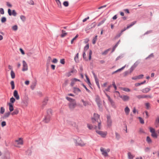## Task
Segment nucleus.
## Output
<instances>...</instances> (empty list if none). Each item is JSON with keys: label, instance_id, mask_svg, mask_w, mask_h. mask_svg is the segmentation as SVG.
<instances>
[{"label": "nucleus", "instance_id": "1", "mask_svg": "<svg viewBox=\"0 0 159 159\" xmlns=\"http://www.w3.org/2000/svg\"><path fill=\"white\" fill-rule=\"evenodd\" d=\"M73 139L74 142L76 145L81 147L85 146L86 143L79 137L75 136H73Z\"/></svg>", "mask_w": 159, "mask_h": 159}, {"label": "nucleus", "instance_id": "2", "mask_svg": "<svg viewBox=\"0 0 159 159\" xmlns=\"http://www.w3.org/2000/svg\"><path fill=\"white\" fill-rule=\"evenodd\" d=\"M92 122L95 123L98 125V128L100 129L101 128V121L99 119V116L97 114H94L93 117L92 118Z\"/></svg>", "mask_w": 159, "mask_h": 159}, {"label": "nucleus", "instance_id": "3", "mask_svg": "<svg viewBox=\"0 0 159 159\" xmlns=\"http://www.w3.org/2000/svg\"><path fill=\"white\" fill-rule=\"evenodd\" d=\"M52 110L51 109H48L47 111V114L45 116L43 121L45 123H48L51 119L52 113Z\"/></svg>", "mask_w": 159, "mask_h": 159}, {"label": "nucleus", "instance_id": "4", "mask_svg": "<svg viewBox=\"0 0 159 159\" xmlns=\"http://www.w3.org/2000/svg\"><path fill=\"white\" fill-rule=\"evenodd\" d=\"M100 151L101 152L102 154L104 157H108V153L110 151L109 148L106 149L103 147H101L100 148Z\"/></svg>", "mask_w": 159, "mask_h": 159}, {"label": "nucleus", "instance_id": "5", "mask_svg": "<svg viewBox=\"0 0 159 159\" xmlns=\"http://www.w3.org/2000/svg\"><path fill=\"white\" fill-rule=\"evenodd\" d=\"M23 139L21 138H19L18 139L15 141V146L17 147H20V145H23Z\"/></svg>", "mask_w": 159, "mask_h": 159}, {"label": "nucleus", "instance_id": "6", "mask_svg": "<svg viewBox=\"0 0 159 159\" xmlns=\"http://www.w3.org/2000/svg\"><path fill=\"white\" fill-rule=\"evenodd\" d=\"M97 127L96 126V132L99 135H101L102 137H105L107 134V132H103L102 131H99L97 130Z\"/></svg>", "mask_w": 159, "mask_h": 159}, {"label": "nucleus", "instance_id": "7", "mask_svg": "<svg viewBox=\"0 0 159 159\" xmlns=\"http://www.w3.org/2000/svg\"><path fill=\"white\" fill-rule=\"evenodd\" d=\"M76 103L75 101L70 102L69 104V107L71 109L73 110L76 107Z\"/></svg>", "mask_w": 159, "mask_h": 159}, {"label": "nucleus", "instance_id": "8", "mask_svg": "<svg viewBox=\"0 0 159 159\" xmlns=\"http://www.w3.org/2000/svg\"><path fill=\"white\" fill-rule=\"evenodd\" d=\"M119 97L124 101H129V97L127 95H120Z\"/></svg>", "mask_w": 159, "mask_h": 159}, {"label": "nucleus", "instance_id": "9", "mask_svg": "<svg viewBox=\"0 0 159 159\" xmlns=\"http://www.w3.org/2000/svg\"><path fill=\"white\" fill-rule=\"evenodd\" d=\"M8 12L9 16H11L13 15L14 16H16L17 15V13L15 10H13L12 12H11V11L10 9H9L8 10Z\"/></svg>", "mask_w": 159, "mask_h": 159}, {"label": "nucleus", "instance_id": "10", "mask_svg": "<svg viewBox=\"0 0 159 159\" xmlns=\"http://www.w3.org/2000/svg\"><path fill=\"white\" fill-rule=\"evenodd\" d=\"M23 68L22 70L23 71H25L28 70V66L25 62L23 61Z\"/></svg>", "mask_w": 159, "mask_h": 159}, {"label": "nucleus", "instance_id": "11", "mask_svg": "<svg viewBox=\"0 0 159 159\" xmlns=\"http://www.w3.org/2000/svg\"><path fill=\"white\" fill-rule=\"evenodd\" d=\"M13 96L16 100H18L20 99V97L17 90H14L13 93Z\"/></svg>", "mask_w": 159, "mask_h": 159}, {"label": "nucleus", "instance_id": "12", "mask_svg": "<svg viewBox=\"0 0 159 159\" xmlns=\"http://www.w3.org/2000/svg\"><path fill=\"white\" fill-rule=\"evenodd\" d=\"M71 80L70 85L71 86H73L76 82L80 81L79 80L76 78L72 79Z\"/></svg>", "mask_w": 159, "mask_h": 159}, {"label": "nucleus", "instance_id": "13", "mask_svg": "<svg viewBox=\"0 0 159 159\" xmlns=\"http://www.w3.org/2000/svg\"><path fill=\"white\" fill-rule=\"evenodd\" d=\"M77 71L75 70H73L70 72H68L66 74V75L67 77H69L71 76L72 74H75L76 73Z\"/></svg>", "mask_w": 159, "mask_h": 159}, {"label": "nucleus", "instance_id": "14", "mask_svg": "<svg viewBox=\"0 0 159 159\" xmlns=\"http://www.w3.org/2000/svg\"><path fill=\"white\" fill-rule=\"evenodd\" d=\"M107 125L109 127H110L112 125V121L110 117L109 116H107Z\"/></svg>", "mask_w": 159, "mask_h": 159}, {"label": "nucleus", "instance_id": "15", "mask_svg": "<svg viewBox=\"0 0 159 159\" xmlns=\"http://www.w3.org/2000/svg\"><path fill=\"white\" fill-rule=\"evenodd\" d=\"M143 75H140L137 76H136L134 77H133L132 79L133 80H136L137 79H142L143 77Z\"/></svg>", "mask_w": 159, "mask_h": 159}, {"label": "nucleus", "instance_id": "16", "mask_svg": "<svg viewBox=\"0 0 159 159\" xmlns=\"http://www.w3.org/2000/svg\"><path fill=\"white\" fill-rule=\"evenodd\" d=\"M124 111L126 115H128L130 112V109L127 106L126 107Z\"/></svg>", "mask_w": 159, "mask_h": 159}, {"label": "nucleus", "instance_id": "17", "mask_svg": "<svg viewBox=\"0 0 159 159\" xmlns=\"http://www.w3.org/2000/svg\"><path fill=\"white\" fill-rule=\"evenodd\" d=\"M10 154L9 153H7L5 154L3 159H10Z\"/></svg>", "mask_w": 159, "mask_h": 159}, {"label": "nucleus", "instance_id": "18", "mask_svg": "<svg viewBox=\"0 0 159 159\" xmlns=\"http://www.w3.org/2000/svg\"><path fill=\"white\" fill-rule=\"evenodd\" d=\"M150 90H151V89L150 88H145V89H143L142 90V91L143 93H146L148 92L149 91H150Z\"/></svg>", "mask_w": 159, "mask_h": 159}, {"label": "nucleus", "instance_id": "19", "mask_svg": "<svg viewBox=\"0 0 159 159\" xmlns=\"http://www.w3.org/2000/svg\"><path fill=\"white\" fill-rule=\"evenodd\" d=\"M8 105L9 106V110L10 112H11L14 110V108L13 107V104L11 103H8Z\"/></svg>", "mask_w": 159, "mask_h": 159}, {"label": "nucleus", "instance_id": "20", "mask_svg": "<svg viewBox=\"0 0 159 159\" xmlns=\"http://www.w3.org/2000/svg\"><path fill=\"white\" fill-rule=\"evenodd\" d=\"M128 157L129 159H133L134 157V156L132 155L130 152H128L127 153Z\"/></svg>", "mask_w": 159, "mask_h": 159}, {"label": "nucleus", "instance_id": "21", "mask_svg": "<svg viewBox=\"0 0 159 159\" xmlns=\"http://www.w3.org/2000/svg\"><path fill=\"white\" fill-rule=\"evenodd\" d=\"M74 92L76 94H78L79 93L81 92L80 89L76 88H74Z\"/></svg>", "mask_w": 159, "mask_h": 159}, {"label": "nucleus", "instance_id": "22", "mask_svg": "<svg viewBox=\"0 0 159 159\" xmlns=\"http://www.w3.org/2000/svg\"><path fill=\"white\" fill-rule=\"evenodd\" d=\"M111 48H109L102 53V54L104 56L107 55L108 52L111 50Z\"/></svg>", "mask_w": 159, "mask_h": 159}, {"label": "nucleus", "instance_id": "23", "mask_svg": "<svg viewBox=\"0 0 159 159\" xmlns=\"http://www.w3.org/2000/svg\"><path fill=\"white\" fill-rule=\"evenodd\" d=\"M81 102L83 103L84 106L85 107L89 105L88 102L84 101L83 99H81Z\"/></svg>", "mask_w": 159, "mask_h": 159}, {"label": "nucleus", "instance_id": "24", "mask_svg": "<svg viewBox=\"0 0 159 159\" xmlns=\"http://www.w3.org/2000/svg\"><path fill=\"white\" fill-rule=\"evenodd\" d=\"M136 23V21H134L132 22L130 25H127V27L126 28V29H128L129 28L133 26Z\"/></svg>", "mask_w": 159, "mask_h": 159}, {"label": "nucleus", "instance_id": "25", "mask_svg": "<svg viewBox=\"0 0 159 159\" xmlns=\"http://www.w3.org/2000/svg\"><path fill=\"white\" fill-rule=\"evenodd\" d=\"M36 85V81H34L33 82L30 86L31 88L33 90L35 88Z\"/></svg>", "mask_w": 159, "mask_h": 159}, {"label": "nucleus", "instance_id": "26", "mask_svg": "<svg viewBox=\"0 0 159 159\" xmlns=\"http://www.w3.org/2000/svg\"><path fill=\"white\" fill-rule=\"evenodd\" d=\"M106 20V19H103L102 21L99 22L98 25V26H99L102 25L103 24Z\"/></svg>", "mask_w": 159, "mask_h": 159}, {"label": "nucleus", "instance_id": "27", "mask_svg": "<svg viewBox=\"0 0 159 159\" xmlns=\"http://www.w3.org/2000/svg\"><path fill=\"white\" fill-rule=\"evenodd\" d=\"M19 113V111L17 109H15L14 111L11 113L12 116L17 114Z\"/></svg>", "mask_w": 159, "mask_h": 159}, {"label": "nucleus", "instance_id": "28", "mask_svg": "<svg viewBox=\"0 0 159 159\" xmlns=\"http://www.w3.org/2000/svg\"><path fill=\"white\" fill-rule=\"evenodd\" d=\"M61 32L62 33L61 35V37H64L67 34V33L65 32V30H62Z\"/></svg>", "mask_w": 159, "mask_h": 159}, {"label": "nucleus", "instance_id": "29", "mask_svg": "<svg viewBox=\"0 0 159 159\" xmlns=\"http://www.w3.org/2000/svg\"><path fill=\"white\" fill-rule=\"evenodd\" d=\"M93 75L95 79V81L96 84H99V80L97 78L96 75L94 73H93Z\"/></svg>", "mask_w": 159, "mask_h": 159}, {"label": "nucleus", "instance_id": "30", "mask_svg": "<svg viewBox=\"0 0 159 159\" xmlns=\"http://www.w3.org/2000/svg\"><path fill=\"white\" fill-rule=\"evenodd\" d=\"M56 2L57 3L58 7L60 8H61V2L59 0H55Z\"/></svg>", "mask_w": 159, "mask_h": 159}, {"label": "nucleus", "instance_id": "31", "mask_svg": "<svg viewBox=\"0 0 159 159\" xmlns=\"http://www.w3.org/2000/svg\"><path fill=\"white\" fill-rule=\"evenodd\" d=\"M10 74H11V78L12 79L15 78V74L12 70H11Z\"/></svg>", "mask_w": 159, "mask_h": 159}, {"label": "nucleus", "instance_id": "32", "mask_svg": "<svg viewBox=\"0 0 159 159\" xmlns=\"http://www.w3.org/2000/svg\"><path fill=\"white\" fill-rule=\"evenodd\" d=\"M98 36L96 35L95 37L92 40V43L93 44H94L96 43V40L97 39Z\"/></svg>", "mask_w": 159, "mask_h": 159}, {"label": "nucleus", "instance_id": "33", "mask_svg": "<svg viewBox=\"0 0 159 159\" xmlns=\"http://www.w3.org/2000/svg\"><path fill=\"white\" fill-rule=\"evenodd\" d=\"M96 102L97 103L98 105L99 106V105L100 104V98L97 96V97L96 98Z\"/></svg>", "mask_w": 159, "mask_h": 159}, {"label": "nucleus", "instance_id": "34", "mask_svg": "<svg viewBox=\"0 0 159 159\" xmlns=\"http://www.w3.org/2000/svg\"><path fill=\"white\" fill-rule=\"evenodd\" d=\"M66 99L69 101L70 102H73L75 101V100L74 99H72L68 97H66Z\"/></svg>", "mask_w": 159, "mask_h": 159}, {"label": "nucleus", "instance_id": "35", "mask_svg": "<svg viewBox=\"0 0 159 159\" xmlns=\"http://www.w3.org/2000/svg\"><path fill=\"white\" fill-rule=\"evenodd\" d=\"M146 141L148 143H151L152 142V140L149 137L147 136L146 138Z\"/></svg>", "mask_w": 159, "mask_h": 159}, {"label": "nucleus", "instance_id": "36", "mask_svg": "<svg viewBox=\"0 0 159 159\" xmlns=\"http://www.w3.org/2000/svg\"><path fill=\"white\" fill-rule=\"evenodd\" d=\"M11 114V113L10 112H7L4 115V116H3V118H6L8 117Z\"/></svg>", "mask_w": 159, "mask_h": 159}, {"label": "nucleus", "instance_id": "37", "mask_svg": "<svg viewBox=\"0 0 159 159\" xmlns=\"http://www.w3.org/2000/svg\"><path fill=\"white\" fill-rule=\"evenodd\" d=\"M125 67V66L122 67V68H121L120 69H119L117 70L116 71H114V72H113L112 73V74H114L115 73L117 72H119V71H120L121 70H123L124 69V68Z\"/></svg>", "mask_w": 159, "mask_h": 159}, {"label": "nucleus", "instance_id": "38", "mask_svg": "<svg viewBox=\"0 0 159 159\" xmlns=\"http://www.w3.org/2000/svg\"><path fill=\"white\" fill-rule=\"evenodd\" d=\"M151 136L154 138H157L158 135L155 132L152 133L151 134Z\"/></svg>", "mask_w": 159, "mask_h": 159}, {"label": "nucleus", "instance_id": "39", "mask_svg": "<svg viewBox=\"0 0 159 159\" xmlns=\"http://www.w3.org/2000/svg\"><path fill=\"white\" fill-rule=\"evenodd\" d=\"M136 97L139 99L142 98H144V95H138L136 96Z\"/></svg>", "mask_w": 159, "mask_h": 159}, {"label": "nucleus", "instance_id": "40", "mask_svg": "<svg viewBox=\"0 0 159 159\" xmlns=\"http://www.w3.org/2000/svg\"><path fill=\"white\" fill-rule=\"evenodd\" d=\"M146 82V81L144 80L143 82L141 83H137L135 84V85L136 86H139L141 84H144Z\"/></svg>", "mask_w": 159, "mask_h": 159}, {"label": "nucleus", "instance_id": "41", "mask_svg": "<svg viewBox=\"0 0 159 159\" xmlns=\"http://www.w3.org/2000/svg\"><path fill=\"white\" fill-rule=\"evenodd\" d=\"M11 85V89H13L15 88V84H14V81H11L10 83Z\"/></svg>", "mask_w": 159, "mask_h": 159}, {"label": "nucleus", "instance_id": "42", "mask_svg": "<svg viewBox=\"0 0 159 159\" xmlns=\"http://www.w3.org/2000/svg\"><path fill=\"white\" fill-rule=\"evenodd\" d=\"M15 101V99L12 97L10 99V102L9 103H11L12 104V103H14Z\"/></svg>", "mask_w": 159, "mask_h": 159}, {"label": "nucleus", "instance_id": "43", "mask_svg": "<svg viewBox=\"0 0 159 159\" xmlns=\"http://www.w3.org/2000/svg\"><path fill=\"white\" fill-rule=\"evenodd\" d=\"M63 5L66 7H68L69 6V2L68 1H64L63 3Z\"/></svg>", "mask_w": 159, "mask_h": 159}, {"label": "nucleus", "instance_id": "44", "mask_svg": "<svg viewBox=\"0 0 159 159\" xmlns=\"http://www.w3.org/2000/svg\"><path fill=\"white\" fill-rule=\"evenodd\" d=\"M4 112H5L4 108L3 107H2L1 108V109H0V113L1 114H3L4 113Z\"/></svg>", "mask_w": 159, "mask_h": 159}, {"label": "nucleus", "instance_id": "45", "mask_svg": "<svg viewBox=\"0 0 159 159\" xmlns=\"http://www.w3.org/2000/svg\"><path fill=\"white\" fill-rule=\"evenodd\" d=\"M122 89L125 91L126 92H129L130 91V90L127 88H121Z\"/></svg>", "mask_w": 159, "mask_h": 159}, {"label": "nucleus", "instance_id": "46", "mask_svg": "<svg viewBox=\"0 0 159 159\" xmlns=\"http://www.w3.org/2000/svg\"><path fill=\"white\" fill-rule=\"evenodd\" d=\"M158 123H159V118L157 119L156 120L155 124L156 127H157L158 126Z\"/></svg>", "mask_w": 159, "mask_h": 159}, {"label": "nucleus", "instance_id": "47", "mask_svg": "<svg viewBox=\"0 0 159 159\" xmlns=\"http://www.w3.org/2000/svg\"><path fill=\"white\" fill-rule=\"evenodd\" d=\"M20 18L23 21H25L26 19L25 17L23 15L21 16H20Z\"/></svg>", "mask_w": 159, "mask_h": 159}, {"label": "nucleus", "instance_id": "48", "mask_svg": "<svg viewBox=\"0 0 159 159\" xmlns=\"http://www.w3.org/2000/svg\"><path fill=\"white\" fill-rule=\"evenodd\" d=\"M146 108L147 109H149L150 107V104L149 103H146L145 104Z\"/></svg>", "mask_w": 159, "mask_h": 159}, {"label": "nucleus", "instance_id": "49", "mask_svg": "<svg viewBox=\"0 0 159 159\" xmlns=\"http://www.w3.org/2000/svg\"><path fill=\"white\" fill-rule=\"evenodd\" d=\"M12 29L13 30L16 31L18 29V27L17 25H15L12 27Z\"/></svg>", "mask_w": 159, "mask_h": 159}, {"label": "nucleus", "instance_id": "50", "mask_svg": "<svg viewBox=\"0 0 159 159\" xmlns=\"http://www.w3.org/2000/svg\"><path fill=\"white\" fill-rule=\"evenodd\" d=\"M111 87V85H110L108 86V88L107 89H105V90H104V92H105V91H109L110 88Z\"/></svg>", "mask_w": 159, "mask_h": 159}, {"label": "nucleus", "instance_id": "51", "mask_svg": "<svg viewBox=\"0 0 159 159\" xmlns=\"http://www.w3.org/2000/svg\"><path fill=\"white\" fill-rule=\"evenodd\" d=\"M152 98L151 95H144V98Z\"/></svg>", "mask_w": 159, "mask_h": 159}, {"label": "nucleus", "instance_id": "52", "mask_svg": "<svg viewBox=\"0 0 159 159\" xmlns=\"http://www.w3.org/2000/svg\"><path fill=\"white\" fill-rule=\"evenodd\" d=\"M85 76L86 80L87 81L88 84H90L91 83H90V80L89 79V78L88 77L87 75H85Z\"/></svg>", "mask_w": 159, "mask_h": 159}, {"label": "nucleus", "instance_id": "53", "mask_svg": "<svg viewBox=\"0 0 159 159\" xmlns=\"http://www.w3.org/2000/svg\"><path fill=\"white\" fill-rule=\"evenodd\" d=\"M89 48V44L87 43L84 47V50L87 51Z\"/></svg>", "mask_w": 159, "mask_h": 159}, {"label": "nucleus", "instance_id": "54", "mask_svg": "<svg viewBox=\"0 0 159 159\" xmlns=\"http://www.w3.org/2000/svg\"><path fill=\"white\" fill-rule=\"evenodd\" d=\"M6 21V19L5 17H3L1 19V21L2 23H4Z\"/></svg>", "mask_w": 159, "mask_h": 159}, {"label": "nucleus", "instance_id": "55", "mask_svg": "<svg viewBox=\"0 0 159 159\" xmlns=\"http://www.w3.org/2000/svg\"><path fill=\"white\" fill-rule=\"evenodd\" d=\"M139 120L140 122L142 124L144 123V121L143 119L140 117H139Z\"/></svg>", "mask_w": 159, "mask_h": 159}, {"label": "nucleus", "instance_id": "56", "mask_svg": "<svg viewBox=\"0 0 159 159\" xmlns=\"http://www.w3.org/2000/svg\"><path fill=\"white\" fill-rule=\"evenodd\" d=\"M149 129L151 133L155 132V129L152 127H150L149 128Z\"/></svg>", "mask_w": 159, "mask_h": 159}, {"label": "nucleus", "instance_id": "57", "mask_svg": "<svg viewBox=\"0 0 159 159\" xmlns=\"http://www.w3.org/2000/svg\"><path fill=\"white\" fill-rule=\"evenodd\" d=\"M153 57V55L152 53L150 55H149L147 58H146V59H152V57Z\"/></svg>", "mask_w": 159, "mask_h": 159}, {"label": "nucleus", "instance_id": "58", "mask_svg": "<svg viewBox=\"0 0 159 159\" xmlns=\"http://www.w3.org/2000/svg\"><path fill=\"white\" fill-rule=\"evenodd\" d=\"M112 85H113V86L114 87L115 90H116L117 89V87L115 84V82L114 81H113L112 82Z\"/></svg>", "mask_w": 159, "mask_h": 159}, {"label": "nucleus", "instance_id": "59", "mask_svg": "<svg viewBox=\"0 0 159 159\" xmlns=\"http://www.w3.org/2000/svg\"><path fill=\"white\" fill-rule=\"evenodd\" d=\"M92 52L91 51H90L89 53V59L90 60L91 57V55L92 54Z\"/></svg>", "mask_w": 159, "mask_h": 159}, {"label": "nucleus", "instance_id": "60", "mask_svg": "<svg viewBox=\"0 0 159 159\" xmlns=\"http://www.w3.org/2000/svg\"><path fill=\"white\" fill-rule=\"evenodd\" d=\"M107 82L104 83L102 85V87L103 88L107 86Z\"/></svg>", "mask_w": 159, "mask_h": 159}, {"label": "nucleus", "instance_id": "61", "mask_svg": "<svg viewBox=\"0 0 159 159\" xmlns=\"http://www.w3.org/2000/svg\"><path fill=\"white\" fill-rule=\"evenodd\" d=\"M87 127H88V128L90 129H92V128H93V127H92V125L91 124H87Z\"/></svg>", "mask_w": 159, "mask_h": 159}, {"label": "nucleus", "instance_id": "62", "mask_svg": "<svg viewBox=\"0 0 159 159\" xmlns=\"http://www.w3.org/2000/svg\"><path fill=\"white\" fill-rule=\"evenodd\" d=\"M116 138L117 139H119L120 138V135L117 133H116Z\"/></svg>", "mask_w": 159, "mask_h": 159}, {"label": "nucleus", "instance_id": "63", "mask_svg": "<svg viewBox=\"0 0 159 159\" xmlns=\"http://www.w3.org/2000/svg\"><path fill=\"white\" fill-rule=\"evenodd\" d=\"M117 46H117V44H115V45L113 47L111 52H112L114 51L115 49L117 47Z\"/></svg>", "mask_w": 159, "mask_h": 159}, {"label": "nucleus", "instance_id": "64", "mask_svg": "<svg viewBox=\"0 0 159 159\" xmlns=\"http://www.w3.org/2000/svg\"><path fill=\"white\" fill-rule=\"evenodd\" d=\"M6 125V122L5 121H3L2 122L1 125L2 127H3Z\"/></svg>", "mask_w": 159, "mask_h": 159}]
</instances>
